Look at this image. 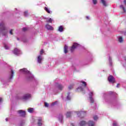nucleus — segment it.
<instances>
[{
	"mask_svg": "<svg viewBox=\"0 0 126 126\" xmlns=\"http://www.w3.org/2000/svg\"><path fill=\"white\" fill-rule=\"evenodd\" d=\"M80 83H81V85L82 87L80 86L77 89V91H80L82 92L83 94H85L86 91H88L90 92L89 94V100L91 104H94V98H93V96H94V92L90 91V90L87 87V83L86 82H84V81H80Z\"/></svg>",
	"mask_w": 126,
	"mask_h": 126,
	"instance_id": "1",
	"label": "nucleus"
},
{
	"mask_svg": "<svg viewBox=\"0 0 126 126\" xmlns=\"http://www.w3.org/2000/svg\"><path fill=\"white\" fill-rule=\"evenodd\" d=\"M20 72L21 73H23V74H25L26 76V78L27 80H33L34 84L35 85H37L38 83H39V81L38 80L34 78V76L27 70V69L24 68L23 69H21L20 70Z\"/></svg>",
	"mask_w": 126,
	"mask_h": 126,
	"instance_id": "2",
	"label": "nucleus"
},
{
	"mask_svg": "<svg viewBox=\"0 0 126 126\" xmlns=\"http://www.w3.org/2000/svg\"><path fill=\"white\" fill-rule=\"evenodd\" d=\"M0 35H2L5 38L7 37V29L3 22L0 23Z\"/></svg>",
	"mask_w": 126,
	"mask_h": 126,
	"instance_id": "3",
	"label": "nucleus"
},
{
	"mask_svg": "<svg viewBox=\"0 0 126 126\" xmlns=\"http://www.w3.org/2000/svg\"><path fill=\"white\" fill-rule=\"evenodd\" d=\"M21 11L20 10L18 9L15 8L14 11H6L2 13V15H12L13 14L15 13V14H18V13H20Z\"/></svg>",
	"mask_w": 126,
	"mask_h": 126,
	"instance_id": "4",
	"label": "nucleus"
},
{
	"mask_svg": "<svg viewBox=\"0 0 126 126\" xmlns=\"http://www.w3.org/2000/svg\"><path fill=\"white\" fill-rule=\"evenodd\" d=\"M93 59H94V57L92 56V54L90 53L89 56L84 60L83 62L84 64L86 65L90 63H92L93 62Z\"/></svg>",
	"mask_w": 126,
	"mask_h": 126,
	"instance_id": "5",
	"label": "nucleus"
},
{
	"mask_svg": "<svg viewBox=\"0 0 126 126\" xmlns=\"http://www.w3.org/2000/svg\"><path fill=\"white\" fill-rule=\"evenodd\" d=\"M63 86L61 84H59L58 83H56L55 84L54 89L53 90V92L55 93H58L57 90H63Z\"/></svg>",
	"mask_w": 126,
	"mask_h": 126,
	"instance_id": "6",
	"label": "nucleus"
},
{
	"mask_svg": "<svg viewBox=\"0 0 126 126\" xmlns=\"http://www.w3.org/2000/svg\"><path fill=\"white\" fill-rule=\"evenodd\" d=\"M105 101L108 104H110L112 107H118V103L117 102L115 101V100H113V99L110 98L108 100L107 99H105Z\"/></svg>",
	"mask_w": 126,
	"mask_h": 126,
	"instance_id": "7",
	"label": "nucleus"
},
{
	"mask_svg": "<svg viewBox=\"0 0 126 126\" xmlns=\"http://www.w3.org/2000/svg\"><path fill=\"white\" fill-rule=\"evenodd\" d=\"M76 113L78 117L80 118H83L85 117V116H86V112L85 111H77Z\"/></svg>",
	"mask_w": 126,
	"mask_h": 126,
	"instance_id": "8",
	"label": "nucleus"
},
{
	"mask_svg": "<svg viewBox=\"0 0 126 126\" xmlns=\"http://www.w3.org/2000/svg\"><path fill=\"white\" fill-rule=\"evenodd\" d=\"M31 98V94H24L22 97H20L19 99H22V100L26 101V100H29V99H30Z\"/></svg>",
	"mask_w": 126,
	"mask_h": 126,
	"instance_id": "9",
	"label": "nucleus"
},
{
	"mask_svg": "<svg viewBox=\"0 0 126 126\" xmlns=\"http://www.w3.org/2000/svg\"><path fill=\"white\" fill-rule=\"evenodd\" d=\"M13 54L15 55V56H20L22 54V52L18 48H15L13 51Z\"/></svg>",
	"mask_w": 126,
	"mask_h": 126,
	"instance_id": "10",
	"label": "nucleus"
},
{
	"mask_svg": "<svg viewBox=\"0 0 126 126\" xmlns=\"http://www.w3.org/2000/svg\"><path fill=\"white\" fill-rule=\"evenodd\" d=\"M79 47H80V45H79L76 43H74L70 49V51H71V53H72V52H74V50H75V49H76L77 48H79Z\"/></svg>",
	"mask_w": 126,
	"mask_h": 126,
	"instance_id": "11",
	"label": "nucleus"
},
{
	"mask_svg": "<svg viewBox=\"0 0 126 126\" xmlns=\"http://www.w3.org/2000/svg\"><path fill=\"white\" fill-rule=\"evenodd\" d=\"M14 75V71H13L12 70H11V71L9 74V77H8L9 82H10V80H11V79H13Z\"/></svg>",
	"mask_w": 126,
	"mask_h": 126,
	"instance_id": "12",
	"label": "nucleus"
},
{
	"mask_svg": "<svg viewBox=\"0 0 126 126\" xmlns=\"http://www.w3.org/2000/svg\"><path fill=\"white\" fill-rule=\"evenodd\" d=\"M18 114L20 115L21 117H25V116H26V112L25 111L20 110L17 111Z\"/></svg>",
	"mask_w": 126,
	"mask_h": 126,
	"instance_id": "13",
	"label": "nucleus"
},
{
	"mask_svg": "<svg viewBox=\"0 0 126 126\" xmlns=\"http://www.w3.org/2000/svg\"><path fill=\"white\" fill-rule=\"evenodd\" d=\"M108 80L109 82H110L111 83H115V78H114V76L112 75H110L108 78Z\"/></svg>",
	"mask_w": 126,
	"mask_h": 126,
	"instance_id": "14",
	"label": "nucleus"
},
{
	"mask_svg": "<svg viewBox=\"0 0 126 126\" xmlns=\"http://www.w3.org/2000/svg\"><path fill=\"white\" fill-rule=\"evenodd\" d=\"M37 121H38V122H37L38 126H42L43 125V118H42V117H40L38 119Z\"/></svg>",
	"mask_w": 126,
	"mask_h": 126,
	"instance_id": "15",
	"label": "nucleus"
},
{
	"mask_svg": "<svg viewBox=\"0 0 126 126\" xmlns=\"http://www.w3.org/2000/svg\"><path fill=\"white\" fill-rule=\"evenodd\" d=\"M45 28L49 31H53V30H54V28L52 27V26H50L49 24H46L45 25Z\"/></svg>",
	"mask_w": 126,
	"mask_h": 126,
	"instance_id": "16",
	"label": "nucleus"
},
{
	"mask_svg": "<svg viewBox=\"0 0 126 126\" xmlns=\"http://www.w3.org/2000/svg\"><path fill=\"white\" fill-rule=\"evenodd\" d=\"M42 62H43V57L41 55H39L37 57V63H42Z\"/></svg>",
	"mask_w": 126,
	"mask_h": 126,
	"instance_id": "17",
	"label": "nucleus"
},
{
	"mask_svg": "<svg viewBox=\"0 0 126 126\" xmlns=\"http://www.w3.org/2000/svg\"><path fill=\"white\" fill-rule=\"evenodd\" d=\"M58 120L61 124H63V116L62 115V114H60L59 115V116L58 117Z\"/></svg>",
	"mask_w": 126,
	"mask_h": 126,
	"instance_id": "18",
	"label": "nucleus"
},
{
	"mask_svg": "<svg viewBox=\"0 0 126 126\" xmlns=\"http://www.w3.org/2000/svg\"><path fill=\"white\" fill-rule=\"evenodd\" d=\"M4 45V48L5 50H9L10 48V45L8 44L7 43H3Z\"/></svg>",
	"mask_w": 126,
	"mask_h": 126,
	"instance_id": "19",
	"label": "nucleus"
},
{
	"mask_svg": "<svg viewBox=\"0 0 126 126\" xmlns=\"http://www.w3.org/2000/svg\"><path fill=\"white\" fill-rule=\"evenodd\" d=\"M64 28H63V26H60L58 28V32H60V33H62V32H63V31H64Z\"/></svg>",
	"mask_w": 126,
	"mask_h": 126,
	"instance_id": "20",
	"label": "nucleus"
},
{
	"mask_svg": "<svg viewBox=\"0 0 126 126\" xmlns=\"http://www.w3.org/2000/svg\"><path fill=\"white\" fill-rule=\"evenodd\" d=\"M88 126H95V122L93 121H89L88 123Z\"/></svg>",
	"mask_w": 126,
	"mask_h": 126,
	"instance_id": "21",
	"label": "nucleus"
},
{
	"mask_svg": "<svg viewBox=\"0 0 126 126\" xmlns=\"http://www.w3.org/2000/svg\"><path fill=\"white\" fill-rule=\"evenodd\" d=\"M86 125H87V123L85 121H80L79 123L80 126H86Z\"/></svg>",
	"mask_w": 126,
	"mask_h": 126,
	"instance_id": "22",
	"label": "nucleus"
},
{
	"mask_svg": "<svg viewBox=\"0 0 126 126\" xmlns=\"http://www.w3.org/2000/svg\"><path fill=\"white\" fill-rule=\"evenodd\" d=\"M72 113V112H71V111L67 112L66 113V118H70V116H71V113Z\"/></svg>",
	"mask_w": 126,
	"mask_h": 126,
	"instance_id": "23",
	"label": "nucleus"
},
{
	"mask_svg": "<svg viewBox=\"0 0 126 126\" xmlns=\"http://www.w3.org/2000/svg\"><path fill=\"white\" fill-rule=\"evenodd\" d=\"M46 19V22H48V23H52L53 22V19L50 18H47Z\"/></svg>",
	"mask_w": 126,
	"mask_h": 126,
	"instance_id": "24",
	"label": "nucleus"
},
{
	"mask_svg": "<svg viewBox=\"0 0 126 126\" xmlns=\"http://www.w3.org/2000/svg\"><path fill=\"white\" fill-rule=\"evenodd\" d=\"M44 9L45 11H46V12H47L48 13H52V11H51V10H50V9H49L48 7H45Z\"/></svg>",
	"mask_w": 126,
	"mask_h": 126,
	"instance_id": "25",
	"label": "nucleus"
},
{
	"mask_svg": "<svg viewBox=\"0 0 126 126\" xmlns=\"http://www.w3.org/2000/svg\"><path fill=\"white\" fill-rule=\"evenodd\" d=\"M34 111V108H29L28 109V112H29V113H30L31 114H32V113H33Z\"/></svg>",
	"mask_w": 126,
	"mask_h": 126,
	"instance_id": "26",
	"label": "nucleus"
},
{
	"mask_svg": "<svg viewBox=\"0 0 126 126\" xmlns=\"http://www.w3.org/2000/svg\"><path fill=\"white\" fill-rule=\"evenodd\" d=\"M21 40L24 43H27L28 40H27V38H26V37H23V38H21Z\"/></svg>",
	"mask_w": 126,
	"mask_h": 126,
	"instance_id": "27",
	"label": "nucleus"
},
{
	"mask_svg": "<svg viewBox=\"0 0 126 126\" xmlns=\"http://www.w3.org/2000/svg\"><path fill=\"white\" fill-rule=\"evenodd\" d=\"M109 65L110 66H112L113 65V62H112V58L111 57H109Z\"/></svg>",
	"mask_w": 126,
	"mask_h": 126,
	"instance_id": "28",
	"label": "nucleus"
},
{
	"mask_svg": "<svg viewBox=\"0 0 126 126\" xmlns=\"http://www.w3.org/2000/svg\"><path fill=\"white\" fill-rule=\"evenodd\" d=\"M100 1L104 6H107V2H106L105 0H100Z\"/></svg>",
	"mask_w": 126,
	"mask_h": 126,
	"instance_id": "29",
	"label": "nucleus"
},
{
	"mask_svg": "<svg viewBox=\"0 0 126 126\" xmlns=\"http://www.w3.org/2000/svg\"><path fill=\"white\" fill-rule=\"evenodd\" d=\"M118 40L120 43H123L124 41V39H123V37L122 36H119L118 38Z\"/></svg>",
	"mask_w": 126,
	"mask_h": 126,
	"instance_id": "30",
	"label": "nucleus"
},
{
	"mask_svg": "<svg viewBox=\"0 0 126 126\" xmlns=\"http://www.w3.org/2000/svg\"><path fill=\"white\" fill-rule=\"evenodd\" d=\"M67 49H68V47L67 45H65L64 47V53L65 54H66L67 53Z\"/></svg>",
	"mask_w": 126,
	"mask_h": 126,
	"instance_id": "31",
	"label": "nucleus"
},
{
	"mask_svg": "<svg viewBox=\"0 0 126 126\" xmlns=\"http://www.w3.org/2000/svg\"><path fill=\"white\" fill-rule=\"evenodd\" d=\"M70 93H67V95L66 96V100H70Z\"/></svg>",
	"mask_w": 126,
	"mask_h": 126,
	"instance_id": "32",
	"label": "nucleus"
},
{
	"mask_svg": "<svg viewBox=\"0 0 126 126\" xmlns=\"http://www.w3.org/2000/svg\"><path fill=\"white\" fill-rule=\"evenodd\" d=\"M113 126H119V124L118 123V122H117L116 121L113 122Z\"/></svg>",
	"mask_w": 126,
	"mask_h": 126,
	"instance_id": "33",
	"label": "nucleus"
},
{
	"mask_svg": "<svg viewBox=\"0 0 126 126\" xmlns=\"http://www.w3.org/2000/svg\"><path fill=\"white\" fill-rule=\"evenodd\" d=\"M120 8H122V9L123 10V11H124V12H126V8H125V7L123 5H120Z\"/></svg>",
	"mask_w": 126,
	"mask_h": 126,
	"instance_id": "34",
	"label": "nucleus"
},
{
	"mask_svg": "<svg viewBox=\"0 0 126 126\" xmlns=\"http://www.w3.org/2000/svg\"><path fill=\"white\" fill-rule=\"evenodd\" d=\"M24 124H25V121H23L20 123L19 126H24Z\"/></svg>",
	"mask_w": 126,
	"mask_h": 126,
	"instance_id": "35",
	"label": "nucleus"
},
{
	"mask_svg": "<svg viewBox=\"0 0 126 126\" xmlns=\"http://www.w3.org/2000/svg\"><path fill=\"white\" fill-rule=\"evenodd\" d=\"M24 15H25V16H28V10L24 12Z\"/></svg>",
	"mask_w": 126,
	"mask_h": 126,
	"instance_id": "36",
	"label": "nucleus"
},
{
	"mask_svg": "<svg viewBox=\"0 0 126 126\" xmlns=\"http://www.w3.org/2000/svg\"><path fill=\"white\" fill-rule=\"evenodd\" d=\"M73 86H74V85H73V84L70 85L69 86L68 89H69V90L72 89L73 88Z\"/></svg>",
	"mask_w": 126,
	"mask_h": 126,
	"instance_id": "37",
	"label": "nucleus"
},
{
	"mask_svg": "<svg viewBox=\"0 0 126 126\" xmlns=\"http://www.w3.org/2000/svg\"><path fill=\"white\" fill-rule=\"evenodd\" d=\"M92 1H93V3L94 4V5L97 4V0H92Z\"/></svg>",
	"mask_w": 126,
	"mask_h": 126,
	"instance_id": "38",
	"label": "nucleus"
},
{
	"mask_svg": "<svg viewBox=\"0 0 126 126\" xmlns=\"http://www.w3.org/2000/svg\"><path fill=\"white\" fill-rule=\"evenodd\" d=\"M94 121H97V120H98V116H94Z\"/></svg>",
	"mask_w": 126,
	"mask_h": 126,
	"instance_id": "39",
	"label": "nucleus"
},
{
	"mask_svg": "<svg viewBox=\"0 0 126 126\" xmlns=\"http://www.w3.org/2000/svg\"><path fill=\"white\" fill-rule=\"evenodd\" d=\"M44 54V50L42 49L40 52V56H42Z\"/></svg>",
	"mask_w": 126,
	"mask_h": 126,
	"instance_id": "40",
	"label": "nucleus"
},
{
	"mask_svg": "<svg viewBox=\"0 0 126 126\" xmlns=\"http://www.w3.org/2000/svg\"><path fill=\"white\" fill-rule=\"evenodd\" d=\"M27 30H28V29L27 28H23V31H24V32H25V31H27Z\"/></svg>",
	"mask_w": 126,
	"mask_h": 126,
	"instance_id": "41",
	"label": "nucleus"
},
{
	"mask_svg": "<svg viewBox=\"0 0 126 126\" xmlns=\"http://www.w3.org/2000/svg\"><path fill=\"white\" fill-rule=\"evenodd\" d=\"M12 31H13V30H10L9 31V33L10 34V35H13V33L12 32Z\"/></svg>",
	"mask_w": 126,
	"mask_h": 126,
	"instance_id": "42",
	"label": "nucleus"
},
{
	"mask_svg": "<svg viewBox=\"0 0 126 126\" xmlns=\"http://www.w3.org/2000/svg\"><path fill=\"white\" fill-rule=\"evenodd\" d=\"M86 20H90L91 19V18H90V17H89V16H86Z\"/></svg>",
	"mask_w": 126,
	"mask_h": 126,
	"instance_id": "43",
	"label": "nucleus"
},
{
	"mask_svg": "<svg viewBox=\"0 0 126 126\" xmlns=\"http://www.w3.org/2000/svg\"><path fill=\"white\" fill-rule=\"evenodd\" d=\"M57 102L56 101V102H53L51 104V106H55V105L57 104Z\"/></svg>",
	"mask_w": 126,
	"mask_h": 126,
	"instance_id": "44",
	"label": "nucleus"
},
{
	"mask_svg": "<svg viewBox=\"0 0 126 126\" xmlns=\"http://www.w3.org/2000/svg\"><path fill=\"white\" fill-rule=\"evenodd\" d=\"M45 106L49 107V104L47 102H45Z\"/></svg>",
	"mask_w": 126,
	"mask_h": 126,
	"instance_id": "45",
	"label": "nucleus"
},
{
	"mask_svg": "<svg viewBox=\"0 0 126 126\" xmlns=\"http://www.w3.org/2000/svg\"><path fill=\"white\" fill-rule=\"evenodd\" d=\"M2 103V98L1 97H0V105Z\"/></svg>",
	"mask_w": 126,
	"mask_h": 126,
	"instance_id": "46",
	"label": "nucleus"
},
{
	"mask_svg": "<svg viewBox=\"0 0 126 126\" xmlns=\"http://www.w3.org/2000/svg\"><path fill=\"white\" fill-rule=\"evenodd\" d=\"M108 94H109L110 95H112V94H113V92H111V91L109 92Z\"/></svg>",
	"mask_w": 126,
	"mask_h": 126,
	"instance_id": "47",
	"label": "nucleus"
},
{
	"mask_svg": "<svg viewBox=\"0 0 126 126\" xmlns=\"http://www.w3.org/2000/svg\"><path fill=\"white\" fill-rule=\"evenodd\" d=\"M116 87H117V88H119V87H120V84H118L116 86Z\"/></svg>",
	"mask_w": 126,
	"mask_h": 126,
	"instance_id": "48",
	"label": "nucleus"
},
{
	"mask_svg": "<svg viewBox=\"0 0 126 126\" xmlns=\"http://www.w3.org/2000/svg\"><path fill=\"white\" fill-rule=\"evenodd\" d=\"M124 4H125V5H126V0H124Z\"/></svg>",
	"mask_w": 126,
	"mask_h": 126,
	"instance_id": "49",
	"label": "nucleus"
},
{
	"mask_svg": "<svg viewBox=\"0 0 126 126\" xmlns=\"http://www.w3.org/2000/svg\"><path fill=\"white\" fill-rule=\"evenodd\" d=\"M124 60H125V62H126V56H125V57H124Z\"/></svg>",
	"mask_w": 126,
	"mask_h": 126,
	"instance_id": "50",
	"label": "nucleus"
},
{
	"mask_svg": "<svg viewBox=\"0 0 126 126\" xmlns=\"http://www.w3.org/2000/svg\"><path fill=\"white\" fill-rule=\"evenodd\" d=\"M8 119H7V118H6L5 119V121H6V122H7L8 120Z\"/></svg>",
	"mask_w": 126,
	"mask_h": 126,
	"instance_id": "51",
	"label": "nucleus"
},
{
	"mask_svg": "<svg viewBox=\"0 0 126 126\" xmlns=\"http://www.w3.org/2000/svg\"><path fill=\"white\" fill-rule=\"evenodd\" d=\"M17 39L19 41V38L18 37L17 38Z\"/></svg>",
	"mask_w": 126,
	"mask_h": 126,
	"instance_id": "52",
	"label": "nucleus"
},
{
	"mask_svg": "<svg viewBox=\"0 0 126 126\" xmlns=\"http://www.w3.org/2000/svg\"><path fill=\"white\" fill-rule=\"evenodd\" d=\"M62 99H63V95H62Z\"/></svg>",
	"mask_w": 126,
	"mask_h": 126,
	"instance_id": "53",
	"label": "nucleus"
},
{
	"mask_svg": "<svg viewBox=\"0 0 126 126\" xmlns=\"http://www.w3.org/2000/svg\"><path fill=\"white\" fill-rule=\"evenodd\" d=\"M123 66L125 67V66H125V65H123Z\"/></svg>",
	"mask_w": 126,
	"mask_h": 126,
	"instance_id": "54",
	"label": "nucleus"
}]
</instances>
